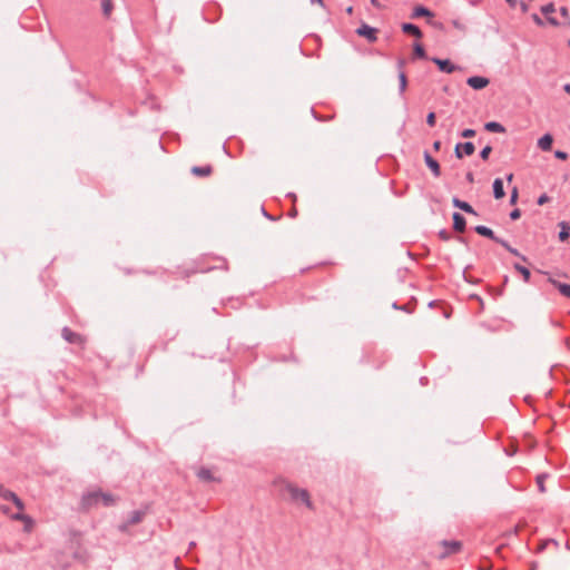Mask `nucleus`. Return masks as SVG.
<instances>
[{
	"mask_svg": "<svg viewBox=\"0 0 570 570\" xmlns=\"http://www.w3.org/2000/svg\"><path fill=\"white\" fill-rule=\"evenodd\" d=\"M399 79H400V90H401V92H404L406 89V86H407V80H406L405 73L401 72L399 75Z\"/></svg>",
	"mask_w": 570,
	"mask_h": 570,
	"instance_id": "30",
	"label": "nucleus"
},
{
	"mask_svg": "<svg viewBox=\"0 0 570 570\" xmlns=\"http://www.w3.org/2000/svg\"><path fill=\"white\" fill-rule=\"evenodd\" d=\"M554 156H556L558 159H561V160H566V159L568 158L567 153L561 151V150H557V151L554 153Z\"/></svg>",
	"mask_w": 570,
	"mask_h": 570,
	"instance_id": "36",
	"label": "nucleus"
},
{
	"mask_svg": "<svg viewBox=\"0 0 570 570\" xmlns=\"http://www.w3.org/2000/svg\"><path fill=\"white\" fill-rule=\"evenodd\" d=\"M213 171V168L210 166H204V167H198V166H195L191 168V173L196 176H200V177H206V176H209Z\"/></svg>",
	"mask_w": 570,
	"mask_h": 570,
	"instance_id": "20",
	"label": "nucleus"
},
{
	"mask_svg": "<svg viewBox=\"0 0 570 570\" xmlns=\"http://www.w3.org/2000/svg\"><path fill=\"white\" fill-rule=\"evenodd\" d=\"M532 19L533 21L539 24V26H542L543 24V21L542 19L540 18V16L538 13H532Z\"/></svg>",
	"mask_w": 570,
	"mask_h": 570,
	"instance_id": "37",
	"label": "nucleus"
},
{
	"mask_svg": "<svg viewBox=\"0 0 570 570\" xmlns=\"http://www.w3.org/2000/svg\"><path fill=\"white\" fill-rule=\"evenodd\" d=\"M424 160L426 166L432 170L434 176L439 177L441 174L440 165L439 163L431 157L429 153H424Z\"/></svg>",
	"mask_w": 570,
	"mask_h": 570,
	"instance_id": "13",
	"label": "nucleus"
},
{
	"mask_svg": "<svg viewBox=\"0 0 570 570\" xmlns=\"http://www.w3.org/2000/svg\"><path fill=\"white\" fill-rule=\"evenodd\" d=\"M475 232L481 235V236H484V237H488V238H491L493 240L497 242V239H499L498 237L494 236L492 229H490L489 227H485V226H482V225H479L475 227Z\"/></svg>",
	"mask_w": 570,
	"mask_h": 570,
	"instance_id": "19",
	"label": "nucleus"
},
{
	"mask_svg": "<svg viewBox=\"0 0 570 570\" xmlns=\"http://www.w3.org/2000/svg\"><path fill=\"white\" fill-rule=\"evenodd\" d=\"M197 478L203 482H218L219 479L215 476L213 470L208 468H199L196 472Z\"/></svg>",
	"mask_w": 570,
	"mask_h": 570,
	"instance_id": "6",
	"label": "nucleus"
},
{
	"mask_svg": "<svg viewBox=\"0 0 570 570\" xmlns=\"http://www.w3.org/2000/svg\"><path fill=\"white\" fill-rule=\"evenodd\" d=\"M475 135V131L473 129H465L462 131V137L470 138Z\"/></svg>",
	"mask_w": 570,
	"mask_h": 570,
	"instance_id": "35",
	"label": "nucleus"
},
{
	"mask_svg": "<svg viewBox=\"0 0 570 570\" xmlns=\"http://www.w3.org/2000/svg\"><path fill=\"white\" fill-rule=\"evenodd\" d=\"M485 129L491 132H504V127L495 121H491L485 124Z\"/></svg>",
	"mask_w": 570,
	"mask_h": 570,
	"instance_id": "22",
	"label": "nucleus"
},
{
	"mask_svg": "<svg viewBox=\"0 0 570 570\" xmlns=\"http://www.w3.org/2000/svg\"><path fill=\"white\" fill-rule=\"evenodd\" d=\"M564 90H566L568 94H570V85H566V86H564Z\"/></svg>",
	"mask_w": 570,
	"mask_h": 570,
	"instance_id": "44",
	"label": "nucleus"
},
{
	"mask_svg": "<svg viewBox=\"0 0 570 570\" xmlns=\"http://www.w3.org/2000/svg\"><path fill=\"white\" fill-rule=\"evenodd\" d=\"M491 151H492V148H491L490 146L484 147V148L481 150V153H480L481 158H482L483 160H487V159L489 158V156H490Z\"/></svg>",
	"mask_w": 570,
	"mask_h": 570,
	"instance_id": "31",
	"label": "nucleus"
},
{
	"mask_svg": "<svg viewBox=\"0 0 570 570\" xmlns=\"http://www.w3.org/2000/svg\"><path fill=\"white\" fill-rule=\"evenodd\" d=\"M540 11L552 26H570V2H549Z\"/></svg>",
	"mask_w": 570,
	"mask_h": 570,
	"instance_id": "1",
	"label": "nucleus"
},
{
	"mask_svg": "<svg viewBox=\"0 0 570 570\" xmlns=\"http://www.w3.org/2000/svg\"><path fill=\"white\" fill-rule=\"evenodd\" d=\"M543 481H544V476L543 475H539L537 478V483H538L539 489H540L541 492L546 491Z\"/></svg>",
	"mask_w": 570,
	"mask_h": 570,
	"instance_id": "33",
	"label": "nucleus"
},
{
	"mask_svg": "<svg viewBox=\"0 0 570 570\" xmlns=\"http://www.w3.org/2000/svg\"><path fill=\"white\" fill-rule=\"evenodd\" d=\"M518 200V188L514 187L511 191L510 203L513 205Z\"/></svg>",
	"mask_w": 570,
	"mask_h": 570,
	"instance_id": "32",
	"label": "nucleus"
},
{
	"mask_svg": "<svg viewBox=\"0 0 570 570\" xmlns=\"http://www.w3.org/2000/svg\"><path fill=\"white\" fill-rule=\"evenodd\" d=\"M62 337L69 343H73V344H83L85 343V338L80 334L75 333L69 328L62 330Z\"/></svg>",
	"mask_w": 570,
	"mask_h": 570,
	"instance_id": "11",
	"label": "nucleus"
},
{
	"mask_svg": "<svg viewBox=\"0 0 570 570\" xmlns=\"http://www.w3.org/2000/svg\"><path fill=\"white\" fill-rule=\"evenodd\" d=\"M287 490L289 491L292 499L295 500L297 503H302L308 509H313V503L306 490H301L293 487H287Z\"/></svg>",
	"mask_w": 570,
	"mask_h": 570,
	"instance_id": "4",
	"label": "nucleus"
},
{
	"mask_svg": "<svg viewBox=\"0 0 570 570\" xmlns=\"http://www.w3.org/2000/svg\"><path fill=\"white\" fill-rule=\"evenodd\" d=\"M474 145L472 142L458 144L455 146V155L458 158H462V154L470 156L474 153Z\"/></svg>",
	"mask_w": 570,
	"mask_h": 570,
	"instance_id": "12",
	"label": "nucleus"
},
{
	"mask_svg": "<svg viewBox=\"0 0 570 570\" xmlns=\"http://www.w3.org/2000/svg\"><path fill=\"white\" fill-rule=\"evenodd\" d=\"M560 227H561V230L559 233V239L561 242H564L569 238L570 236V227L566 224V223H561L560 224Z\"/></svg>",
	"mask_w": 570,
	"mask_h": 570,
	"instance_id": "23",
	"label": "nucleus"
},
{
	"mask_svg": "<svg viewBox=\"0 0 570 570\" xmlns=\"http://www.w3.org/2000/svg\"><path fill=\"white\" fill-rule=\"evenodd\" d=\"M402 30H403V32L412 35V36H414L415 38H419V39L422 37L421 30L415 24L403 23L402 24Z\"/></svg>",
	"mask_w": 570,
	"mask_h": 570,
	"instance_id": "16",
	"label": "nucleus"
},
{
	"mask_svg": "<svg viewBox=\"0 0 570 570\" xmlns=\"http://www.w3.org/2000/svg\"><path fill=\"white\" fill-rule=\"evenodd\" d=\"M440 148H441V141H439V140L434 141V144H433V149H434L435 151H438V150H440Z\"/></svg>",
	"mask_w": 570,
	"mask_h": 570,
	"instance_id": "42",
	"label": "nucleus"
},
{
	"mask_svg": "<svg viewBox=\"0 0 570 570\" xmlns=\"http://www.w3.org/2000/svg\"><path fill=\"white\" fill-rule=\"evenodd\" d=\"M521 213L519 209H514L511 212L510 217L511 219H518L520 217Z\"/></svg>",
	"mask_w": 570,
	"mask_h": 570,
	"instance_id": "38",
	"label": "nucleus"
},
{
	"mask_svg": "<svg viewBox=\"0 0 570 570\" xmlns=\"http://www.w3.org/2000/svg\"><path fill=\"white\" fill-rule=\"evenodd\" d=\"M426 122L430 125V126H434L435 125V114L434 112H430L426 117Z\"/></svg>",
	"mask_w": 570,
	"mask_h": 570,
	"instance_id": "34",
	"label": "nucleus"
},
{
	"mask_svg": "<svg viewBox=\"0 0 570 570\" xmlns=\"http://www.w3.org/2000/svg\"><path fill=\"white\" fill-rule=\"evenodd\" d=\"M413 18H419V17H432V13L431 11H429L426 8L424 7H417L414 9L413 11V14H412Z\"/></svg>",
	"mask_w": 570,
	"mask_h": 570,
	"instance_id": "25",
	"label": "nucleus"
},
{
	"mask_svg": "<svg viewBox=\"0 0 570 570\" xmlns=\"http://www.w3.org/2000/svg\"><path fill=\"white\" fill-rule=\"evenodd\" d=\"M512 178H513V175H512V174H510V175L508 176V180H509V181H511V180H512Z\"/></svg>",
	"mask_w": 570,
	"mask_h": 570,
	"instance_id": "46",
	"label": "nucleus"
},
{
	"mask_svg": "<svg viewBox=\"0 0 570 570\" xmlns=\"http://www.w3.org/2000/svg\"><path fill=\"white\" fill-rule=\"evenodd\" d=\"M114 10V3L112 2H102L101 4V12L105 18H110Z\"/></svg>",
	"mask_w": 570,
	"mask_h": 570,
	"instance_id": "24",
	"label": "nucleus"
},
{
	"mask_svg": "<svg viewBox=\"0 0 570 570\" xmlns=\"http://www.w3.org/2000/svg\"><path fill=\"white\" fill-rule=\"evenodd\" d=\"M432 61L440 68L441 71L446 72V73H452L460 69L458 66L453 65L448 59L443 60V59H439V58H433Z\"/></svg>",
	"mask_w": 570,
	"mask_h": 570,
	"instance_id": "7",
	"label": "nucleus"
},
{
	"mask_svg": "<svg viewBox=\"0 0 570 570\" xmlns=\"http://www.w3.org/2000/svg\"><path fill=\"white\" fill-rule=\"evenodd\" d=\"M550 282L559 289V292L566 296V297H569L570 298V285L568 284H563V283H560V282H557L554 279H550Z\"/></svg>",
	"mask_w": 570,
	"mask_h": 570,
	"instance_id": "21",
	"label": "nucleus"
},
{
	"mask_svg": "<svg viewBox=\"0 0 570 570\" xmlns=\"http://www.w3.org/2000/svg\"><path fill=\"white\" fill-rule=\"evenodd\" d=\"M466 179L470 181V183H473L474 178H473V174L472 173H469L466 175Z\"/></svg>",
	"mask_w": 570,
	"mask_h": 570,
	"instance_id": "43",
	"label": "nucleus"
},
{
	"mask_svg": "<svg viewBox=\"0 0 570 570\" xmlns=\"http://www.w3.org/2000/svg\"><path fill=\"white\" fill-rule=\"evenodd\" d=\"M142 517H144V513H142V512H140V511H134V512L130 514V518H129L128 523H129V524H136V523H139V522L142 520Z\"/></svg>",
	"mask_w": 570,
	"mask_h": 570,
	"instance_id": "26",
	"label": "nucleus"
},
{
	"mask_svg": "<svg viewBox=\"0 0 570 570\" xmlns=\"http://www.w3.org/2000/svg\"><path fill=\"white\" fill-rule=\"evenodd\" d=\"M461 549H462V542L461 541H456V540L446 541V540H443V541L439 542L435 546L434 554L439 559H444V558H446L449 556H452V554H455V553L460 552Z\"/></svg>",
	"mask_w": 570,
	"mask_h": 570,
	"instance_id": "3",
	"label": "nucleus"
},
{
	"mask_svg": "<svg viewBox=\"0 0 570 570\" xmlns=\"http://www.w3.org/2000/svg\"><path fill=\"white\" fill-rule=\"evenodd\" d=\"M548 200H549V197H548L547 195H542V196H540V197H539V199H538V204H539V205H543V204H546Z\"/></svg>",
	"mask_w": 570,
	"mask_h": 570,
	"instance_id": "40",
	"label": "nucleus"
},
{
	"mask_svg": "<svg viewBox=\"0 0 570 570\" xmlns=\"http://www.w3.org/2000/svg\"><path fill=\"white\" fill-rule=\"evenodd\" d=\"M497 243L501 244L504 248H507L511 254L515 255V256H521L520 253L512 248L505 240L503 239H497Z\"/></svg>",
	"mask_w": 570,
	"mask_h": 570,
	"instance_id": "28",
	"label": "nucleus"
},
{
	"mask_svg": "<svg viewBox=\"0 0 570 570\" xmlns=\"http://www.w3.org/2000/svg\"><path fill=\"white\" fill-rule=\"evenodd\" d=\"M440 237L443 239V240H449L450 239V235L446 230H442L440 232Z\"/></svg>",
	"mask_w": 570,
	"mask_h": 570,
	"instance_id": "41",
	"label": "nucleus"
},
{
	"mask_svg": "<svg viewBox=\"0 0 570 570\" xmlns=\"http://www.w3.org/2000/svg\"><path fill=\"white\" fill-rule=\"evenodd\" d=\"M414 55L419 58H423L425 56V50L421 43L414 45Z\"/></svg>",
	"mask_w": 570,
	"mask_h": 570,
	"instance_id": "29",
	"label": "nucleus"
},
{
	"mask_svg": "<svg viewBox=\"0 0 570 570\" xmlns=\"http://www.w3.org/2000/svg\"><path fill=\"white\" fill-rule=\"evenodd\" d=\"M11 518L23 522V530L26 532H30L32 530L35 522L29 515L24 514L23 511L12 514Z\"/></svg>",
	"mask_w": 570,
	"mask_h": 570,
	"instance_id": "10",
	"label": "nucleus"
},
{
	"mask_svg": "<svg viewBox=\"0 0 570 570\" xmlns=\"http://www.w3.org/2000/svg\"><path fill=\"white\" fill-rule=\"evenodd\" d=\"M521 12L525 13L529 10L528 2H519Z\"/></svg>",
	"mask_w": 570,
	"mask_h": 570,
	"instance_id": "39",
	"label": "nucleus"
},
{
	"mask_svg": "<svg viewBox=\"0 0 570 570\" xmlns=\"http://www.w3.org/2000/svg\"><path fill=\"white\" fill-rule=\"evenodd\" d=\"M352 11H353V8H352V7H348V8L346 9V12H347V13H352Z\"/></svg>",
	"mask_w": 570,
	"mask_h": 570,
	"instance_id": "45",
	"label": "nucleus"
},
{
	"mask_svg": "<svg viewBox=\"0 0 570 570\" xmlns=\"http://www.w3.org/2000/svg\"><path fill=\"white\" fill-rule=\"evenodd\" d=\"M116 503V498L108 492H102L100 490L91 491L86 493L81 499V507L85 510H89L98 504H102L104 507H110Z\"/></svg>",
	"mask_w": 570,
	"mask_h": 570,
	"instance_id": "2",
	"label": "nucleus"
},
{
	"mask_svg": "<svg viewBox=\"0 0 570 570\" xmlns=\"http://www.w3.org/2000/svg\"><path fill=\"white\" fill-rule=\"evenodd\" d=\"M514 268L523 276L524 282L530 279V271L519 264L514 265Z\"/></svg>",
	"mask_w": 570,
	"mask_h": 570,
	"instance_id": "27",
	"label": "nucleus"
},
{
	"mask_svg": "<svg viewBox=\"0 0 570 570\" xmlns=\"http://www.w3.org/2000/svg\"><path fill=\"white\" fill-rule=\"evenodd\" d=\"M376 29L367 26V24H362L357 30H356V33L361 37H364L366 38L368 41L371 42H374L377 37H376Z\"/></svg>",
	"mask_w": 570,
	"mask_h": 570,
	"instance_id": "8",
	"label": "nucleus"
},
{
	"mask_svg": "<svg viewBox=\"0 0 570 570\" xmlns=\"http://www.w3.org/2000/svg\"><path fill=\"white\" fill-rule=\"evenodd\" d=\"M0 495L4 500L12 501L19 511H23L24 510L23 502L16 495V493H13V492H11L9 490L1 489L0 490Z\"/></svg>",
	"mask_w": 570,
	"mask_h": 570,
	"instance_id": "9",
	"label": "nucleus"
},
{
	"mask_svg": "<svg viewBox=\"0 0 570 570\" xmlns=\"http://www.w3.org/2000/svg\"><path fill=\"white\" fill-rule=\"evenodd\" d=\"M493 194L497 199H501L504 197L503 183L500 178H497L493 181Z\"/></svg>",
	"mask_w": 570,
	"mask_h": 570,
	"instance_id": "18",
	"label": "nucleus"
},
{
	"mask_svg": "<svg viewBox=\"0 0 570 570\" xmlns=\"http://www.w3.org/2000/svg\"><path fill=\"white\" fill-rule=\"evenodd\" d=\"M553 142V138L550 134H546L538 140V147L544 151L551 149Z\"/></svg>",
	"mask_w": 570,
	"mask_h": 570,
	"instance_id": "15",
	"label": "nucleus"
},
{
	"mask_svg": "<svg viewBox=\"0 0 570 570\" xmlns=\"http://www.w3.org/2000/svg\"><path fill=\"white\" fill-rule=\"evenodd\" d=\"M466 83L475 90H481L489 86L490 80L485 77L473 76L468 78Z\"/></svg>",
	"mask_w": 570,
	"mask_h": 570,
	"instance_id": "5",
	"label": "nucleus"
},
{
	"mask_svg": "<svg viewBox=\"0 0 570 570\" xmlns=\"http://www.w3.org/2000/svg\"><path fill=\"white\" fill-rule=\"evenodd\" d=\"M453 228L459 233H463L465 230V219L459 213L453 214Z\"/></svg>",
	"mask_w": 570,
	"mask_h": 570,
	"instance_id": "14",
	"label": "nucleus"
},
{
	"mask_svg": "<svg viewBox=\"0 0 570 570\" xmlns=\"http://www.w3.org/2000/svg\"><path fill=\"white\" fill-rule=\"evenodd\" d=\"M452 203L455 207L464 210L465 213L476 215L475 210L466 202L460 200L459 198H453Z\"/></svg>",
	"mask_w": 570,
	"mask_h": 570,
	"instance_id": "17",
	"label": "nucleus"
}]
</instances>
